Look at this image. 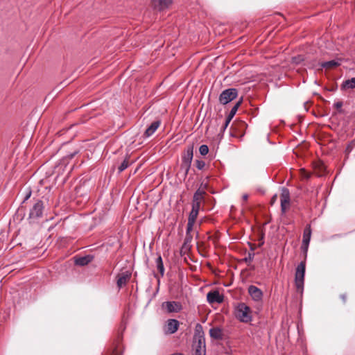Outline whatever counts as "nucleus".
<instances>
[{"mask_svg":"<svg viewBox=\"0 0 355 355\" xmlns=\"http://www.w3.org/2000/svg\"><path fill=\"white\" fill-rule=\"evenodd\" d=\"M193 157V144L187 146L182 156L180 169L184 171V176H187L191 168V162Z\"/></svg>","mask_w":355,"mask_h":355,"instance_id":"nucleus-1","label":"nucleus"},{"mask_svg":"<svg viewBox=\"0 0 355 355\" xmlns=\"http://www.w3.org/2000/svg\"><path fill=\"white\" fill-rule=\"evenodd\" d=\"M235 316L241 322L252 321L251 309L245 303H240L235 309Z\"/></svg>","mask_w":355,"mask_h":355,"instance_id":"nucleus-2","label":"nucleus"},{"mask_svg":"<svg viewBox=\"0 0 355 355\" xmlns=\"http://www.w3.org/2000/svg\"><path fill=\"white\" fill-rule=\"evenodd\" d=\"M306 268L305 259L297 266L295 274V284L298 292L302 293L304 289V274Z\"/></svg>","mask_w":355,"mask_h":355,"instance_id":"nucleus-3","label":"nucleus"},{"mask_svg":"<svg viewBox=\"0 0 355 355\" xmlns=\"http://www.w3.org/2000/svg\"><path fill=\"white\" fill-rule=\"evenodd\" d=\"M238 96V90L235 88H229L225 89L219 96V102L223 105H226L235 99Z\"/></svg>","mask_w":355,"mask_h":355,"instance_id":"nucleus-4","label":"nucleus"},{"mask_svg":"<svg viewBox=\"0 0 355 355\" xmlns=\"http://www.w3.org/2000/svg\"><path fill=\"white\" fill-rule=\"evenodd\" d=\"M44 210V203L42 200H37L30 210L28 218L30 220H37L42 216Z\"/></svg>","mask_w":355,"mask_h":355,"instance_id":"nucleus-5","label":"nucleus"},{"mask_svg":"<svg viewBox=\"0 0 355 355\" xmlns=\"http://www.w3.org/2000/svg\"><path fill=\"white\" fill-rule=\"evenodd\" d=\"M193 355H206L205 339L203 336H200L198 340H194L193 343Z\"/></svg>","mask_w":355,"mask_h":355,"instance_id":"nucleus-6","label":"nucleus"},{"mask_svg":"<svg viewBox=\"0 0 355 355\" xmlns=\"http://www.w3.org/2000/svg\"><path fill=\"white\" fill-rule=\"evenodd\" d=\"M311 227L310 224L306 225L304 230L303 232V238H302V250L304 251L305 254V258L306 257V253L309 248V245L310 243L311 237Z\"/></svg>","mask_w":355,"mask_h":355,"instance_id":"nucleus-7","label":"nucleus"},{"mask_svg":"<svg viewBox=\"0 0 355 355\" xmlns=\"http://www.w3.org/2000/svg\"><path fill=\"white\" fill-rule=\"evenodd\" d=\"M162 306L168 313H178L182 309L180 302L176 301H168L162 303Z\"/></svg>","mask_w":355,"mask_h":355,"instance_id":"nucleus-8","label":"nucleus"},{"mask_svg":"<svg viewBox=\"0 0 355 355\" xmlns=\"http://www.w3.org/2000/svg\"><path fill=\"white\" fill-rule=\"evenodd\" d=\"M207 300L209 304H220L224 300V296L218 290L211 291L207 295Z\"/></svg>","mask_w":355,"mask_h":355,"instance_id":"nucleus-9","label":"nucleus"},{"mask_svg":"<svg viewBox=\"0 0 355 355\" xmlns=\"http://www.w3.org/2000/svg\"><path fill=\"white\" fill-rule=\"evenodd\" d=\"M242 101H243V98H241L238 102L236 103V104L232 107V108L231 109L230 112H229L227 116L226 117L225 119V121L224 123V124L223 125V126L221 127V130L222 131H225V130L227 128V127L228 126L229 123H230L231 120L232 119V118L234 116V115L236 114L239 107H240V105H241L242 103Z\"/></svg>","mask_w":355,"mask_h":355,"instance_id":"nucleus-10","label":"nucleus"},{"mask_svg":"<svg viewBox=\"0 0 355 355\" xmlns=\"http://www.w3.org/2000/svg\"><path fill=\"white\" fill-rule=\"evenodd\" d=\"M173 2V0H151L153 8L159 11L169 8Z\"/></svg>","mask_w":355,"mask_h":355,"instance_id":"nucleus-11","label":"nucleus"},{"mask_svg":"<svg viewBox=\"0 0 355 355\" xmlns=\"http://www.w3.org/2000/svg\"><path fill=\"white\" fill-rule=\"evenodd\" d=\"M248 290L249 295L251 296L253 300L259 302L262 300L263 292L258 287L250 285Z\"/></svg>","mask_w":355,"mask_h":355,"instance_id":"nucleus-12","label":"nucleus"},{"mask_svg":"<svg viewBox=\"0 0 355 355\" xmlns=\"http://www.w3.org/2000/svg\"><path fill=\"white\" fill-rule=\"evenodd\" d=\"M130 277H131V273L128 271H125V272L119 273L116 277L117 286L119 288H121L123 286H125L126 284L128 283V282L129 281V279H130Z\"/></svg>","mask_w":355,"mask_h":355,"instance_id":"nucleus-13","label":"nucleus"},{"mask_svg":"<svg viewBox=\"0 0 355 355\" xmlns=\"http://www.w3.org/2000/svg\"><path fill=\"white\" fill-rule=\"evenodd\" d=\"M180 326V322L176 319H168L166 322V331L170 334L175 333Z\"/></svg>","mask_w":355,"mask_h":355,"instance_id":"nucleus-14","label":"nucleus"},{"mask_svg":"<svg viewBox=\"0 0 355 355\" xmlns=\"http://www.w3.org/2000/svg\"><path fill=\"white\" fill-rule=\"evenodd\" d=\"M160 125L159 121H153L150 125L146 130L144 133V137L147 138L150 137L154 134V132L157 130Z\"/></svg>","mask_w":355,"mask_h":355,"instance_id":"nucleus-15","label":"nucleus"},{"mask_svg":"<svg viewBox=\"0 0 355 355\" xmlns=\"http://www.w3.org/2000/svg\"><path fill=\"white\" fill-rule=\"evenodd\" d=\"M94 257L92 255H86L85 257H80L76 258V265L84 266L92 261Z\"/></svg>","mask_w":355,"mask_h":355,"instance_id":"nucleus-16","label":"nucleus"},{"mask_svg":"<svg viewBox=\"0 0 355 355\" xmlns=\"http://www.w3.org/2000/svg\"><path fill=\"white\" fill-rule=\"evenodd\" d=\"M210 336L216 340H222L223 339V333L222 330L218 327H214L210 329L209 330Z\"/></svg>","mask_w":355,"mask_h":355,"instance_id":"nucleus-17","label":"nucleus"},{"mask_svg":"<svg viewBox=\"0 0 355 355\" xmlns=\"http://www.w3.org/2000/svg\"><path fill=\"white\" fill-rule=\"evenodd\" d=\"M280 201H281V202H284V203L291 201L290 191L286 187H283L282 189V192L280 194Z\"/></svg>","mask_w":355,"mask_h":355,"instance_id":"nucleus-18","label":"nucleus"},{"mask_svg":"<svg viewBox=\"0 0 355 355\" xmlns=\"http://www.w3.org/2000/svg\"><path fill=\"white\" fill-rule=\"evenodd\" d=\"M355 88V77L346 80L341 85L342 89H354Z\"/></svg>","mask_w":355,"mask_h":355,"instance_id":"nucleus-19","label":"nucleus"},{"mask_svg":"<svg viewBox=\"0 0 355 355\" xmlns=\"http://www.w3.org/2000/svg\"><path fill=\"white\" fill-rule=\"evenodd\" d=\"M134 162L130 161V156L127 155L124 160L121 162V164L118 167L119 173H121L124 170H125L130 165H131Z\"/></svg>","mask_w":355,"mask_h":355,"instance_id":"nucleus-20","label":"nucleus"},{"mask_svg":"<svg viewBox=\"0 0 355 355\" xmlns=\"http://www.w3.org/2000/svg\"><path fill=\"white\" fill-rule=\"evenodd\" d=\"M155 263H156V266H157V268L159 271V272L160 273V275L161 277H163L164 275V263H163V261H162V258L161 257V255H159L156 260H155Z\"/></svg>","mask_w":355,"mask_h":355,"instance_id":"nucleus-21","label":"nucleus"},{"mask_svg":"<svg viewBox=\"0 0 355 355\" xmlns=\"http://www.w3.org/2000/svg\"><path fill=\"white\" fill-rule=\"evenodd\" d=\"M122 340V336L119 335L116 340V346L114 349L112 350L110 355H121V342Z\"/></svg>","mask_w":355,"mask_h":355,"instance_id":"nucleus-22","label":"nucleus"},{"mask_svg":"<svg viewBox=\"0 0 355 355\" xmlns=\"http://www.w3.org/2000/svg\"><path fill=\"white\" fill-rule=\"evenodd\" d=\"M340 63L335 60H330L321 63V67L325 69H332L338 67Z\"/></svg>","mask_w":355,"mask_h":355,"instance_id":"nucleus-23","label":"nucleus"},{"mask_svg":"<svg viewBox=\"0 0 355 355\" xmlns=\"http://www.w3.org/2000/svg\"><path fill=\"white\" fill-rule=\"evenodd\" d=\"M200 336L204 337L202 327L200 324H197L195 329L194 340H198Z\"/></svg>","mask_w":355,"mask_h":355,"instance_id":"nucleus-24","label":"nucleus"},{"mask_svg":"<svg viewBox=\"0 0 355 355\" xmlns=\"http://www.w3.org/2000/svg\"><path fill=\"white\" fill-rule=\"evenodd\" d=\"M192 240V236L191 234H186L184 241L183 245L182 247V250H187L190 248L189 243Z\"/></svg>","mask_w":355,"mask_h":355,"instance_id":"nucleus-25","label":"nucleus"},{"mask_svg":"<svg viewBox=\"0 0 355 355\" xmlns=\"http://www.w3.org/2000/svg\"><path fill=\"white\" fill-rule=\"evenodd\" d=\"M355 148V139L352 140L347 146L345 148V154L347 157H348L349 154L352 151V150Z\"/></svg>","mask_w":355,"mask_h":355,"instance_id":"nucleus-26","label":"nucleus"},{"mask_svg":"<svg viewBox=\"0 0 355 355\" xmlns=\"http://www.w3.org/2000/svg\"><path fill=\"white\" fill-rule=\"evenodd\" d=\"M198 213L199 212L198 211L191 209V211L189 213L188 221H190V222H192V223H195L196 220V218L198 217Z\"/></svg>","mask_w":355,"mask_h":355,"instance_id":"nucleus-27","label":"nucleus"},{"mask_svg":"<svg viewBox=\"0 0 355 355\" xmlns=\"http://www.w3.org/2000/svg\"><path fill=\"white\" fill-rule=\"evenodd\" d=\"M304 60V56L298 55L292 58V62L296 64H299Z\"/></svg>","mask_w":355,"mask_h":355,"instance_id":"nucleus-28","label":"nucleus"},{"mask_svg":"<svg viewBox=\"0 0 355 355\" xmlns=\"http://www.w3.org/2000/svg\"><path fill=\"white\" fill-rule=\"evenodd\" d=\"M199 152L201 155L205 156L209 153V147L205 144L201 145L199 148Z\"/></svg>","mask_w":355,"mask_h":355,"instance_id":"nucleus-29","label":"nucleus"},{"mask_svg":"<svg viewBox=\"0 0 355 355\" xmlns=\"http://www.w3.org/2000/svg\"><path fill=\"white\" fill-rule=\"evenodd\" d=\"M253 250L254 249L252 248H251V250L253 251ZM254 253L253 252H248L247 257H245L244 258L245 262H246V263L252 262L254 259Z\"/></svg>","mask_w":355,"mask_h":355,"instance_id":"nucleus-30","label":"nucleus"},{"mask_svg":"<svg viewBox=\"0 0 355 355\" xmlns=\"http://www.w3.org/2000/svg\"><path fill=\"white\" fill-rule=\"evenodd\" d=\"M205 162L202 160L197 159L196 160V166L199 170H202L205 166Z\"/></svg>","mask_w":355,"mask_h":355,"instance_id":"nucleus-31","label":"nucleus"},{"mask_svg":"<svg viewBox=\"0 0 355 355\" xmlns=\"http://www.w3.org/2000/svg\"><path fill=\"white\" fill-rule=\"evenodd\" d=\"M300 175L303 178L309 179L311 176V173L306 171L304 168L300 169Z\"/></svg>","mask_w":355,"mask_h":355,"instance_id":"nucleus-32","label":"nucleus"},{"mask_svg":"<svg viewBox=\"0 0 355 355\" xmlns=\"http://www.w3.org/2000/svg\"><path fill=\"white\" fill-rule=\"evenodd\" d=\"M290 202H281V211L282 214H285L287 209L289 208Z\"/></svg>","mask_w":355,"mask_h":355,"instance_id":"nucleus-33","label":"nucleus"},{"mask_svg":"<svg viewBox=\"0 0 355 355\" xmlns=\"http://www.w3.org/2000/svg\"><path fill=\"white\" fill-rule=\"evenodd\" d=\"M79 152H80V150L76 148L73 152L67 154V156L65 157V158L71 159L73 158L74 156L76 155Z\"/></svg>","mask_w":355,"mask_h":355,"instance_id":"nucleus-34","label":"nucleus"},{"mask_svg":"<svg viewBox=\"0 0 355 355\" xmlns=\"http://www.w3.org/2000/svg\"><path fill=\"white\" fill-rule=\"evenodd\" d=\"M193 225H194V223L188 221L187 225L186 234H191V232L193 230Z\"/></svg>","mask_w":355,"mask_h":355,"instance_id":"nucleus-35","label":"nucleus"},{"mask_svg":"<svg viewBox=\"0 0 355 355\" xmlns=\"http://www.w3.org/2000/svg\"><path fill=\"white\" fill-rule=\"evenodd\" d=\"M334 107L336 108L339 112H343V110L341 109L343 107V102L342 101H337L334 103Z\"/></svg>","mask_w":355,"mask_h":355,"instance_id":"nucleus-36","label":"nucleus"},{"mask_svg":"<svg viewBox=\"0 0 355 355\" xmlns=\"http://www.w3.org/2000/svg\"><path fill=\"white\" fill-rule=\"evenodd\" d=\"M200 206V202H194V201H193L192 202V208H191V209L198 211L199 212Z\"/></svg>","mask_w":355,"mask_h":355,"instance_id":"nucleus-37","label":"nucleus"},{"mask_svg":"<svg viewBox=\"0 0 355 355\" xmlns=\"http://www.w3.org/2000/svg\"><path fill=\"white\" fill-rule=\"evenodd\" d=\"M194 193L196 194V196H201L204 197V196L205 195L206 193H205V190L201 189L200 188Z\"/></svg>","mask_w":355,"mask_h":355,"instance_id":"nucleus-38","label":"nucleus"},{"mask_svg":"<svg viewBox=\"0 0 355 355\" xmlns=\"http://www.w3.org/2000/svg\"><path fill=\"white\" fill-rule=\"evenodd\" d=\"M340 298L341 299L343 304H345L347 300V293H343L340 295Z\"/></svg>","mask_w":355,"mask_h":355,"instance_id":"nucleus-39","label":"nucleus"},{"mask_svg":"<svg viewBox=\"0 0 355 355\" xmlns=\"http://www.w3.org/2000/svg\"><path fill=\"white\" fill-rule=\"evenodd\" d=\"M202 199H203L202 196H196V194L194 193L193 197V201L200 202Z\"/></svg>","mask_w":355,"mask_h":355,"instance_id":"nucleus-40","label":"nucleus"},{"mask_svg":"<svg viewBox=\"0 0 355 355\" xmlns=\"http://www.w3.org/2000/svg\"><path fill=\"white\" fill-rule=\"evenodd\" d=\"M277 199V194H275V195H274V196L272 197V198H271V200H270V205H274V204L275 203V202H276Z\"/></svg>","mask_w":355,"mask_h":355,"instance_id":"nucleus-41","label":"nucleus"},{"mask_svg":"<svg viewBox=\"0 0 355 355\" xmlns=\"http://www.w3.org/2000/svg\"><path fill=\"white\" fill-rule=\"evenodd\" d=\"M201 187H202V189L205 190L207 189V184L205 183V184H203L202 183L201 184Z\"/></svg>","mask_w":355,"mask_h":355,"instance_id":"nucleus-42","label":"nucleus"},{"mask_svg":"<svg viewBox=\"0 0 355 355\" xmlns=\"http://www.w3.org/2000/svg\"><path fill=\"white\" fill-rule=\"evenodd\" d=\"M260 241H261V243L259 244V246L262 245L264 243L263 236L261 237Z\"/></svg>","mask_w":355,"mask_h":355,"instance_id":"nucleus-43","label":"nucleus"},{"mask_svg":"<svg viewBox=\"0 0 355 355\" xmlns=\"http://www.w3.org/2000/svg\"><path fill=\"white\" fill-rule=\"evenodd\" d=\"M31 192L30 191V192L26 195V198H25V200H27L28 198H30V196H31Z\"/></svg>","mask_w":355,"mask_h":355,"instance_id":"nucleus-44","label":"nucleus"},{"mask_svg":"<svg viewBox=\"0 0 355 355\" xmlns=\"http://www.w3.org/2000/svg\"><path fill=\"white\" fill-rule=\"evenodd\" d=\"M248 195H246V194H245V195H243V199L244 200H248Z\"/></svg>","mask_w":355,"mask_h":355,"instance_id":"nucleus-45","label":"nucleus"},{"mask_svg":"<svg viewBox=\"0 0 355 355\" xmlns=\"http://www.w3.org/2000/svg\"><path fill=\"white\" fill-rule=\"evenodd\" d=\"M155 277L157 278V282H159V278L155 275Z\"/></svg>","mask_w":355,"mask_h":355,"instance_id":"nucleus-46","label":"nucleus"},{"mask_svg":"<svg viewBox=\"0 0 355 355\" xmlns=\"http://www.w3.org/2000/svg\"><path fill=\"white\" fill-rule=\"evenodd\" d=\"M324 169V166H321V170Z\"/></svg>","mask_w":355,"mask_h":355,"instance_id":"nucleus-47","label":"nucleus"}]
</instances>
